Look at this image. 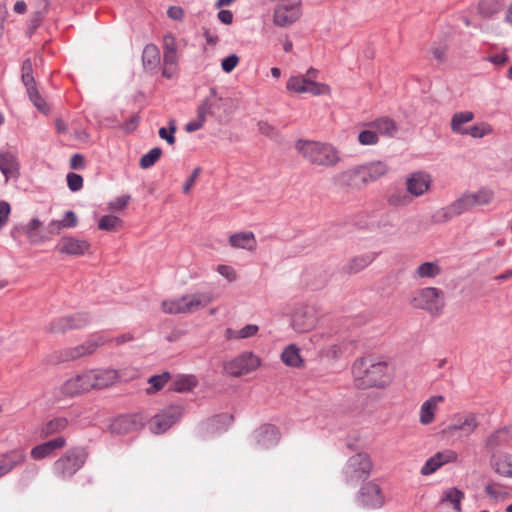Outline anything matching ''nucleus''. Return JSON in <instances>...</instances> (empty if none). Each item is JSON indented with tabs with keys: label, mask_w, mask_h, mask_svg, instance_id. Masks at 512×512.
<instances>
[{
	"label": "nucleus",
	"mask_w": 512,
	"mask_h": 512,
	"mask_svg": "<svg viewBox=\"0 0 512 512\" xmlns=\"http://www.w3.org/2000/svg\"><path fill=\"white\" fill-rule=\"evenodd\" d=\"M354 384L360 389L384 388L390 381L389 368L384 361H375L372 357H362L352 366Z\"/></svg>",
	"instance_id": "f257e3e1"
},
{
	"label": "nucleus",
	"mask_w": 512,
	"mask_h": 512,
	"mask_svg": "<svg viewBox=\"0 0 512 512\" xmlns=\"http://www.w3.org/2000/svg\"><path fill=\"white\" fill-rule=\"evenodd\" d=\"M295 149L314 166L334 168L341 161L339 150L328 142L299 139L295 143Z\"/></svg>",
	"instance_id": "f03ea898"
},
{
	"label": "nucleus",
	"mask_w": 512,
	"mask_h": 512,
	"mask_svg": "<svg viewBox=\"0 0 512 512\" xmlns=\"http://www.w3.org/2000/svg\"><path fill=\"white\" fill-rule=\"evenodd\" d=\"M87 459L88 452L85 448H70L54 462V474L63 480L70 479L85 465Z\"/></svg>",
	"instance_id": "7ed1b4c3"
},
{
	"label": "nucleus",
	"mask_w": 512,
	"mask_h": 512,
	"mask_svg": "<svg viewBox=\"0 0 512 512\" xmlns=\"http://www.w3.org/2000/svg\"><path fill=\"white\" fill-rule=\"evenodd\" d=\"M410 304L415 309L425 310L431 316H439L445 307V293L436 287H425L415 291Z\"/></svg>",
	"instance_id": "20e7f679"
},
{
	"label": "nucleus",
	"mask_w": 512,
	"mask_h": 512,
	"mask_svg": "<svg viewBox=\"0 0 512 512\" xmlns=\"http://www.w3.org/2000/svg\"><path fill=\"white\" fill-rule=\"evenodd\" d=\"M213 297L210 293H194L184 295L177 299L162 302V310L167 314H187L198 311L211 303Z\"/></svg>",
	"instance_id": "39448f33"
},
{
	"label": "nucleus",
	"mask_w": 512,
	"mask_h": 512,
	"mask_svg": "<svg viewBox=\"0 0 512 512\" xmlns=\"http://www.w3.org/2000/svg\"><path fill=\"white\" fill-rule=\"evenodd\" d=\"M373 464L368 454L358 453L350 457L346 463L343 474L348 485L356 486L359 482L369 478Z\"/></svg>",
	"instance_id": "423d86ee"
},
{
	"label": "nucleus",
	"mask_w": 512,
	"mask_h": 512,
	"mask_svg": "<svg viewBox=\"0 0 512 512\" xmlns=\"http://www.w3.org/2000/svg\"><path fill=\"white\" fill-rule=\"evenodd\" d=\"M301 0H279L274 8L273 23L279 27L294 24L302 15Z\"/></svg>",
	"instance_id": "0eeeda50"
},
{
	"label": "nucleus",
	"mask_w": 512,
	"mask_h": 512,
	"mask_svg": "<svg viewBox=\"0 0 512 512\" xmlns=\"http://www.w3.org/2000/svg\"><path fill=\"white\" fill-rule=\"evenodd\" d=\"M471 210L472 207L468 194L464 193L449 205L435 211L431 216V220L435 224H443Z\"/></svg>",
	"instance_id": "6e6552de"
},
{
	"label": "nucleus",
	"mask_w": 512,
	"mask_h": 512,
	"mask_svg": "<svg viewBox=\"0 0 512 512\" xmlns=\"http://www.w3.org/2000/svg\"><path fill=\"white\" fill-rule=\"evenodd\" d=\"M286 88L295 93H310L314 96L330 95L329 85L310 80L309 77L291 76L287 82Z\"/></svg>",
	"instance_id": "1a4fd4ad"
},
{
	"label": "nucleus",
	"mask_w": 512,
	"mask_h": 512,
	"mask_svg": "<svg viewBox=\"0 0 512 512\" xmlns=\"http://www.w3.org/2000/svg\"><path fill=\"white\" fill-rule=\"evenodd\" d=\"M260 366V359L252 352H244L227 362L224 366L225 371L234 377L248 374Z\"/></svg>",
	"instance_id": "9d476101"
},
{
	"label": "nucleus",
	"mask_w": 512,
	"mask_h": 512,
	"mask_svg": "<svg viewBox=\"0 0 512 512\" xmlns=\"http://www.w3.org/2000/svg\"><path fill=\"white\" fill-rule=\"evenodd\" d=\"M90 320L91 318L87 313H74L54 319L47 326L46 330L50 333H63L71 329L83 328Z\"/></svg>",
	"instance_id": "9b49d317"
},
{
	"label": "nucleus",
	"mask_w": 512,
	"mask_h": 512,
	"mask_svg": "<svg viewBox=\"0 0 512 512\" xmlns=\"http://www.w3.org/2000/svg\"><path fill=\"white\" fill-rule=\"evenodd\" d=\"M183 415V407L172 405L155 415L151 420V430L155 434L166 432Z\"/></svg>",
	"instance_id": "f8f14e48"
},
{
	"label": "nucleus",
	"mask_w": 512,
	"mask_h": 512,
	"mask_svg": "<svg viewBox=\"0 0 512 512\" xmlns=\"http://www.w3.org/2000/svg\"><path fill=\"white\" fill-rule=\"evenodd\" d=\"M86 374L91 390L105 389L119 381V372L111 368L91 369Z\"/></svg>",
	"instance_id": "ddd939ff"
},
{
	"label": "nucleus",
	"mask_w": 512,
	"mask_h": 512,
	"mask_svg": "<svg viewBox=\"0 0 512 512\" xmlns=\"http://www.w3.org/2000/svg\"><path fill=\"white\" fill-rule=\"evenodd\" d=\"M317 317L315 310L309 306H301L291 316V326L298 333H305L315 327Z\"/></svg>",
	"instance_id": "4468645a"
},
{
	"label": "nucleus",
	"mask_w": 512,
	"mask_h": 512,
	"mask_svg": "<svg viewBox=\"0 0 512 512\" xmlns=\"http://www.w3.org/2000/svg\"><path fill=\"white\" fill-rule=\"evenodd\" d=\"M431 176L425 172L418 171L410 174L405 180V188L412 199L421 197L431 188Z\"/></svg>",
	"instance_id": "2eb2a0df"
},
{
	"label": "nucleus",
	"mask_w": 512,
	"mask_h": 512,
	"mask_svg": "<svg viewBox=\"0 0 512 512\" xmlns=\"http://www.w3.org/2000/svg\"><path fill=\"white\" fill-rule=\"evenodd\" d=\"M90 247V244L86 240H81L72 236L62 237L56 249L61 254L69 256L83 255Z\"/></svg>",
	"instance_id": "dca6fc26"
},
{
	"label": "nucleus",
	"mask_w": 512,
	"mask_h": 512,
	"mask_svg": "<svg viewBox=\"0 0 512 512\" xmlns=\"http://www.w3.org/2000/svg\"><path fill=\"white\" fill-rule=\"evenodd\" d=\"M104 344L102 338L88 340L85 343L73 348L64 350L61 354L60 361L76 360L80 357L92 354L99 346Z\"/></svg>",
	"instance_id": "f3484780"
},
{
	"label": "nucleus",
	"mask_w": 512,
	"mask_h": 512,
	"mask_svg": "<svg viewBox=\"0 0 512 512\" xmlns=\"http://www.w3.org/2000/svg\"><path fill=\"white\" fill-rule=\"evenodd\" d=\"M358 499L362 505L378 508L383 505L380 487L374 482H367L359 491Z\"/></svg>",
	"instance_id": "a211bd4d"
},
{
	"label": "nucleus",
	"mask_w": 512,
	"mask_h": 512,
	"mask_svg": "<svg viewBox=\"0 0 512 512\" xmlns=\"http://www.w3.org/2000/svg\"><path fill=\"white\" fill-rule=\"evenodd\" d=\"M142 427L141 419L137 415H122L115 418L110 424L112 434H127Z\"/></svg>",
	"instance_id": "6ab92c4d"
},
{
	"label": "nucleus",
	"mask_w": 512,
	"mask_h": 512,
	"mask_svg": "<svg viewBox=\"0 0 512 512\" xmlns=\"http://www.w3.org/2000/svg\"><path fill=\"white\" fill-rule=\"evenodd\" d=\"M256 444L261 449L275 446L279 441V432L273 425H263L254 433Z\"/></svg>",
	"instance_id": "aec40b11"
},
{
	"label": "nucleus",
	"mask_w": 512,
	"mask_h": 512,
	"mask_svg": "<svg viewBox=\"0 0 512 512\" xmlns=\"http://www.w3.org/2000/svg\"><path fill=\"white\" fill-rule=\"evenodd\" d=\"M90 390L86 371L68 379L61 387L62 393L66 396H75Z\"/></svg>",
	"instance_id": "412c9836"
},
{
	"label": "nucleus",
	"mask_w": 512,
	"mask_h": 512,
	"mask_svg": "<svg viewBox=\"0 0 512 512\" xmlns=\"http://www.w3.org/2000/svg\"><path fill=\"white\" fill-rule=\"evenodd\" d=\"M336 180L341 186H345L353 190H359L366 186L365 181H362L360 166L342 171L336 176Z\"/></svg>",
	"instance_id": "4be33fe9"
},
{
	"label": "nucleus",
	"mask_w": 512,
	"mask_h": 512,
	"mask_svg": "<svg viewBox=\"0 0 512 512\" xmlns=\"http://www.w3.org/2000/svg\"><path fill=\"white\" fill-rule=\"evenodd\" d=\"M66 445V439L63 436L56 437L32 448L31 457L35 460L44 459L54 453V451L63 448Z\"/></svg>",
	"instance_id": "5701e85b"
},
{
	"label": "nucleus",
	"mask_w": 512,
	"mask_h": 512,
	"mask_svg": "<svg viewBox=\"0 0 512 512\" xmlns=\"http://www.w3.org/2000/svg\"><path fill=\"white\" fill-rule=\"evenodd\" d=\"M26 460V455L22 451L13 450L0 456V477L7 475L15 467L21 465Z\"/></svg>",
	"instance_id": "b1692460"
},
{
	"label": "nucleus",
	"mask_w": 512,
	"mask_h": 512,
	"mask_svg": "<svg viewBox=\"0 0 512 512\" xmlns=\"http://www.w3.org/2000/svg\"><path fill=\"white\" fill-rule=\"evenodd\" d=\"M0 171L5 176V183L11 177L17 178L19 176V162L14 154L11 152H0Z\"/></svg>",
	"instance_id": "393cba45"
},
{
	"label": "nucleus",
	"mask_w": 512,
	"mask_h": 512,
	"mask_svg": "<svg viewBox=\"0 0 512 512\" xmlns=\"http://www.w3.org/2000/svg\"><path fill=\"white\" fill-rule=\"evenodd\" d=\"M360 169L362 173V181H365L366 185L380 179L388 171L387 165L381 161L371 162L360 166Z\"/></svg>",
	"instance_id": "a878e982"
},
{
	"label": "nucleus",
	"mask_w": 512,
	"mask_h": 512,
	"mask_svg": "<svg viewBox=\"0 0 512 512\" xmlns=\"http://www.w3.org/2000/svg\"><path fill=\"white\" fill-rule=\"evenodd\" d=\"M229 244L233 248L246 249L248 251H254L257 246L255 235L250 231L232 234L229 237Z\"/></svg>",
	"instance_id": "bb28decb"
},
{
	"label": "nucleus",
	"mask_w": 512,
	"mask_h": 512,
	"mask_svg": "<svg viewBox=\"0 0 512 512\" xmlns=\"http://www.w3.org/2000/svg\"><path fill=\"white\" fill-rule=\"evenodd\" d=\"M491 466L499 476L512 479V454L492 457Z\"/></svg>",
	"instance_id": "cd10ccee"
},
{
	"label": "nucleus",
	"mask_w": 512,
	"mask_h": 512,
	"mask_svg": "<svg viewBox=\"0 0 512 512\" xmlns=\"http://www.w3.org/2000/svg\"><path fill=\"white\" fill-rule=\"evenodd\" d=\"M386 201L392 207L401 208L409 206L413 199L406 188H393L387 194Z\"/></svg>",
	"instance_id": "c85d7f7f"
},
{
	"label": "nucleus",
	"mask_w": 512,
	"mask_h": 512,
	"mask_svg": "<svg viewBox=\"0 0 512 512\" xmlns=\"http://www.w3.org/2000/svg\"><path fill=\"white\" fill-rule=\"evenodd\" d=\"M444 397L442 395L432 396L426 400L420 409V422L424 425L430 424L434 419L437 404L442 402Z\"/></svg>",
	"instance_id": "c756f323"
},
{
	"label": "nucleus",
	"mask_w": 512,
	"mask_h": 512,
	"mask_svg": "<svg viewBox=\"0 0 512 512\" xmlns=\"http://www.w3.org/2000/svg\"><path fill=\"white\" fill-rule=\"evenodd\" d=\"M368 126L374 129L377 134L393 137L398 131V127L395 121L390 118L383 117L376 119L368 124Z\"/></svg>",
	"instance_id": "7c9ffc66"
},
{
	"label": "nucleus",
	"mask_w": 512,
	"mask_h": 512,
	"mask_svg": "<svg viewBox=\"0 0 512 512\" xmlns=\"http://www.w3.org/2000/svg\"><path fill=\"white\" fill-rule=\"evenodd\" d=\"M198 385L194 375H177L171 384L170 389L174 392L184 393L192 391Z\"/></svg>",
	"instance_id": "2f4dec72"
},
{
	"label": "nucleus",
	"mask_w": 512,
	"mask_h": 512,
	"mask_svg": "<svg viewBox=\"0 0 512 512\" xmlns=\"http://www.w3.org/2000/svg\"><path fill=\"white\" fill-rule=\"evenodd\" d=\"M160 62V52L156 45L148 44L142 53V63L145 70H154Z\"/></svg>",
	"instance_id": "473e14b6"
},
{
	"label": "nucleus",
	"mask_w": 512,
	"mask_h": 512,
	"mask_svg": "<svg viewBox=\"0 0 512 512\" xmlns=\"http://www.w3.org/2000/svg\"><path fill=\"white\" fill-rule=\"evenodd\" d=\"M69 421L65 417H56L46 422L41 428V437L47 438L67 429Z\"/></svg>",
	"instance_id": "72a5a7b5"
},
{
	"label": "nucleus",
	"mask_w": 512,
	"mask_h": 512,
	"mask_svg": "<svg viewBox=\"0 0 512 512\" xmlns=\"http://www.w3.org/2000/svg\"><path fill=\"white\" fill-rule=\"evenodd\" d=\"M474 119V113L472 111H461L453 114L450 122L451 130L454 133L463 135L467 128H464V124L471 122Z\"/></svg>",
	"instance_id": "f704fd0d"
},
{
	"label": "nucleus",
	"mask_w": 512,
	"mask_h": 512,
	"mask_svg": "<svg viewBox=\"0 0 512 512\" xmlns=\"http://www.w3.org/2000/svg\"><path fill=\"white\" fill-rule=\"evenodd\" d=\"M281 360L287 366L296 368L303 366V359L300 356V350L294 344H290L284 349L281 354Z\"/></svg>",
	"instance_id": "c9c22d12"
},
{
	"label": "nucleus",
	"mask_w": 512,
	"mask_h": 512,
	"mask_svg": "<svg viewBox=\"0 0 512 512\" xmlns=\"http://www.w3.org/2000/svg\"><path fill=\"white\" fill-rule=\"evenodd\" d=\"M441 267L436 262H424L420 264L414 274V279L435 278L441 274Z\"/></svg>",
	"instance_id": "e433bc0d"
},
{
	"label": "nucleus",
	"mask_w": 512,
	"mask_h": 512,
	"mask_svg": "<svg viewBox=\"0 0 512 512\" xmlns=\"http://www.w3.org/2000/svg\"><path fill=\"white\" fill-rule=\"evenodd\" d=\"M373 259L370 255L356 256L343 267V271L347 274H356L371 264Z\"/></svg>",
	"instance_id": "4c0bfd02"
},
{
	"label": "nucleus",
	"mask_w": 512,
	"mask_h": 512,
	"mask_svg": "<svg viewBox=\"0 0 512 512\" xmlns=\"http://www.w3.org/2000/svg\"><path fill=\"white\" fill-rule=\"evenodd\" d=\"M472 209L476 206L488 205L494 198V193L491 190L480 189L473 193H467Z\"/></svg>",
	"instance_id": "58836bf2"
},
{
	"label": "nucleus",
	"mask_w": 512,
	"mask_h": 512,
	"mask_svg": "<svg viewBox=\"0 0 512 512\" xmlns=\"http://www.w3.org/2000/svg\"><path fill=\"white\" fill-rule=\"evenodd\" d=\"M463 499L464 493L458 488L452 487L443 493L442 502H449L456 512H461V501Z\"/></svg>",
	"instance_id": "ea45409f"
},
{
	"label": "nucleus",
	"mask_w": 512,
	"mask_h": 512,
	"mask_svg": "<svg viewBox=\"0 0 512 512\" xmlns=\"http://www.w3.org/2000/svg\"><path fill=\"white\" fill-rule=\"evenodd\" d=\"M508 441V431L506 428H500L490 434L486 439V447L494 450Z\"/></svg>",
	"instance_id": "a19ab883"
},
{
	"label": "nucleus",
	"mask_w": 512,
	"mask_h": 512,
	"mask_svg": "<svg viewBox=\"0 0 512 512\" xmlns=\"http://www.w3.org/2000/svg\"><path fill=\"white\" fill-rule=\"evenodd\" d=\"M122 220L114 215L103 216L98 223V228L104 231H116L122 226Z\"/></svg>",
	"instance_id": "79ce46f5"
},
{
	"label": "nucleus",
	"mask_w": 512,
	"mask_h": 512,
	"mask_svg": "<svg viewBox=\"0 0 512 512\" xmlns=\"http://www.w3.org/2000/svg\"><path fill=\"white\" fill-rule=\"evenodd\" d=\"M170 377L171 376L169 372H163L161 374L151 376L148 379V383L151 385V387L147 389V393L151 394L161 390L169 381Z\"/></svg>",
	"instance_id": "37998d69"
},
{
	"label": "nucleus",
	"mask_w": 512,
	"mask_h": 512,
	"mask_svg": "<svg viewBox=\"0 0 512 512\" xmlns=\"http://www.w3.org/2000/svg\"><path fill=\"white\" fill-rule=\"evenodd\" d=\"M162 150L159 147L152 148L148 153L144 154L139 161V165L142 169H148L152 167L161 157Z\"/></svg>",
	"instance_id": "c03bdc74"
},
{
	"label": "nucleus",
	"mask_w": 512,
	"mask_h": 512,
	"mask_svg": "<svg viewBox=\"0 0 512 512\" xmlns=\"http://www.w3.org/2000/svg\"><path fill=\"white\" fill-rule=\"evenodd\" d=\"M478 426V422L476 420V417L474 415L467 416L463 421L458 422L457 424H454L450 426V430H461L464 431L466 434L472 433Z\"/></svg>",
	"instance_id": "a18cd8bd"
},
{
	"label": "nucleus",
	"mask_w": 512,
	"mask_h": 512,
	"mask_svg": "<svg viewBox=\"0 0 512 512\" xmlns=\"http://www.w3.org/2000/svg\"><path fill=\"white\" fill-rule=\"evenodd\" d=\"M27 94H28L30 101L37 108V110H39L40 112H42L44 114H47L49 112V107L46 104L45 100L39 94L37 87L29 88V90L27 91Z\"/></svg>",
	"instance_id": "49530a36"
},
{
	"label": "nucleus",
	"mask_w": 512,
	"mask_h": 512,
	"mask_svg": "<svg viewBox=\"0 0 512 512\" xmlns=\"http://www.w3.org/2000/svg\"><path fill=\"white\" fill-rule=\"evenodd\" d=\"M500 3L497 0H481L479 3V12L483 16L489 17L500 10Z\"/></svg>",
	"instance_id": "de8ad7c7"
},
{
	"label": "nucleus",
	"mask_w": 512,
	"mask_h": 512,
	"mask_svg": "<svg viewBox=\"0 0 512 512\" xmlns=\"http://www.w3.org/2000/svg\"><path fill=\"white\" fill-rule=\"evenodd\" d=\"M169 132L165 127H161L158 131L159 137L167 141L169 145H174L176 142L174 133L177 130L176 121L174 119H170L168 122Z\"/></svg>",
	"instance_id": "09e8293b"
},
{
	"label": "nucleus",
	"mask_w": 512,
	"mask_h": 512,
	"mask_svg": "<svg viewBox=\"0 0 512 512\" xmlns=\"http://www.w3.org/2000/svg\"><path fill=\"white\" fill-rule=\"evenodd\" d=\"M358 141L361 145H376L379 141L377 132L374 129H366L359 133Z\"/></svg>",
	"instance_id": "8fccbe9b"
},
{
	"label": "nucleus",
	"mask_w": 512,
	"mask_h": 512,
	"mask_svg": "<svg viewBox=\"0 0 512 512\" xmlns=\"http://www.w3.org/2000/svg\"><path fill=\"white\" fill-rule=\"evenodd\" d=\"M42 225L38 218H33L26 226L25 233L31 243H39L43 241V238L38 237L35 231Z\"/></svg>",
	"instance_id": "3c124183"
},
{
	"label": "nucleus",
	"mask_w": 512,
	"mask_h": 512,
	"mask_svg": "<svg viewBox=\"0 0 512 512\" xmlns=\"http://www.w3.org/2000/svg\"><path fill=\"white\" fill-rule=\"evenodd\" d=\"M491 131L490 127L486 124L474 125L467 128L463 135H470L473 138H482Z\"/></svg>",
	"instance_id": "603ef678"
},
{
	"label": "nucleus",
	"mask_w": 512,
	"mask_h": 512,
	"mask_svg": "<svg viewBox=\"0 0 512 512\" xmlns=\"http://www.w3.org/2000/svg\"><path fill=\"white\" fill-rule=\"evenodd\" d=\"M437 462H439L440 466L442 467L444 464L455 462L457 460V453L453 450H444L437 452L433 455Z\"/></svg>",
	"instance_id": "864d4df0"
},
{
	"label": "nucleus",
	"mask_w": 512,
	"mask_h": 512,
	"mask_svg": "<svg viewBox=\"0 0 512 512\" xmlns=\"http://www.w3.org/2000/svg\"><path fill=\"white\" fill-rule=\"evenodd\" d=\"M213 103L210 97H206L197 108V117L205 121L207 115L211 114Z\"/></svg>",
	"instance_id": "5fc2aeb1"
},
{
	"label": "nucleus",
	"mask_w": 512,
	"mask_h": 512,
	"mask_svg": "<svg viewBox=\"0 0 512 512\" xmlns=\"http://www.w3.org/2000/svg\"><path fill=\"white\" fill-rule=\"evenodd\" d=\"M67 185L69 189L73 192L79 191L83 186V178L81 175L76 173H68L67 174Z\"/></svg>",
	"instance_id": "6e6d98bb"
},
{
	"label": "nucleus",
	"mask_w": 512,
	"mask_h": 512,
	"mask_svg": "<svg viewBox=\"0 0 512 512\" xmlns=\"http://www.w3.org/2000/svg\"><path fill=\"white\" fill-rule=\"evenodd\" d=\"M258 131L271 139H275L278 136V132L274 126L266 121H259L257 124Z\"/></svg>",
	"instance_id": "4d7b16f0"
},
{
	"label": "nucleus",
	"mask_w": 512,
	"mask_h": 512,
	"mask_svg": "<svg viewBox=\"0 0 512 512\" xmlns=\"http://www.w3.org/2000/svg\"><path fill=\"white\" fill-rule=\"evenodd\" d=\"M217 272L226 278L229 282H234L237 279L235 269L229 265H218Z\"/></svg>",
	"instance_id": "13d9d810"
},
{
	"label": "nucleus",
	"mask_w": 512,
	"mask_h": 512,
	"mask_svg": "<svg viewBox=\"0 0 512 512\" xmlns=\"http://www.w3.org/2000/svg\"><path fill=\"white\" fill-rule=\"evenodd\" d=\"M238 62L239 57L236 54H231L222 60L221 67L224 72L230 73L237 66Z\"/></svg>",
	"instance_id": "bf43d9fd"
},
{
	"label": "nucleus",
	"mask_w": 512,
	"mask_h": 512,
	"mask_svg": "<svg viewBox=\"0 0 512 512\" xmlns=\"http://www.w3.org/2000/svg\"><path fill=\"white\" fill-rule=\"evenodd\" d=\"M439 462L435 459L434 456L430 457L425 464L421 468V474L422 475H430L437 471L440 468Z\"/></svg>",
	"instance_id": "052dcab7"
},
{
	"label": "nucleus",
	"mask_w": 512,
	"mask_h": 512,
	"mask_svg": "<svg viewBox=\"0 0 512 512\" xmlns=\"http://www.w3.org/2000/svg\"><path fill=\"white\" fill-rule=\"evenodd\" d=\"M10 213V204L7 201H0V230L6 225Z\"/></svg>",
	"instance_id": "680f3d73"
},
{
	"label": "nucleus",
	"mask_w": 512,
	"mask_h": 512,
	"mask_svg": "<svg viewBox=\"0 0 512 512\" xmlns=\"http://www.w3.org/2000/svg\"><path fill=\"white\" fill-rule=\"evenodd\" d=\"M129 201H130V196L129 195H122V196L116 198L114 201H112L109 204V208L112 211L123 210L127 206V204L129 203Z\"/></svg>",
	"instance_id": "e2e57ef3"
},
{
	"label": "nucleus",
	"mask_w": 512,
	"mask_h": 512,
	"mask_svg": "<svg viewBox=\"0 0 512 512\" xmlns=\"http://www.w3.org/2000/svg\"><path fill=\"white\" fill-rule=\"evenodd\" d=\"M201 173V168L200 167H196L192 174L190 175V177L185 181L184 185H183V192L185 194H189L192 187L194 186L197 178L199 177Z\"/></svg>",
	"instance_id": "0e129e2a"
},
{
	"label": "nucleus",
	"mask_w": 512,
	"mask_h": 512,
	"mask_svg": "<svg viewBox=\"0 0 512 512\" xmlns=\"http://www.w3.org/2000/svg\"><path fill=\"white\" fill-rule=\"evenodd\" d=\"M259 330V327L255 324H248L238 330V335L240 336V339H246L249 337L254 336Z\"/></svg>",
	"instance_id": "69168bd1"
},
{
	"label": "nucleus",
	"mask_w": 512,
	"mask_h": 512,
	"mask_svg": "<svg viewBox=\"0 0 512 512\" xmlns=\"http://www.w3.org/2000/svg\"><path fill=\"white\" fill-rule=\"evenodd\" d=\"M45 15L33 12L29 20V32L32 34L41 24Z\"/></svg>",
	"instance_id": "338daca9"
},
{
	"label": "nucleus",
	"mask_w": 512,
	"mask_h": 512,
	"mask_svg": "<svg viewBox=\"0 0 512 512\" xmlns=\"http://www.w3.org/2000/svg\"><path fill=\"white\" fill-rule=\"evenodd\" d=\"M447 49L445 46H436L431 48L433 57L440 63L446 60Z\"/></svg>",
	"instance_id": "774afa93"
}]
</instances>
